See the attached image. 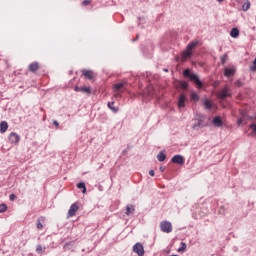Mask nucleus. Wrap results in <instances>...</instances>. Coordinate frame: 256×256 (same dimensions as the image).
I'll list each match as a JSON object with an SVG mask.
<instances>
[{
  "label": "nucleus",
  "instance_id": "16",
  "mask_svg": "<svg viewBox=\"0 0 256 256\" xmlns=\"http://www.w3.org/2000/svg\"><path fill=\"white\" fill-rule=\"evenodd\" d=\"M185 101H186L185 94H180V97L178 99V107L180 108L185 107Z\"/></svg>",
  "mask_w": 256,
  "mask_h": 256
},
{
  "label": "nucleus",
  "instance_id": "21",
  "mask_svg": "<svg viewBox=\"0 0 256 256\" xmlns=\"http://www.w3.org/2000/svg\"><path fill=\"white\" fill-rule=\"evenodd\" d=\"M230 36L233 39H237V37H239V28H232V30L230 31Z\"/></svg>",
  "mask_w": 256,
  "mask_h": 256
},
{
  "label": "nucleus",
  "instance_id": "47",
  "mask_svg": "<svg viewBox=\"0 0 256 256\" xmlns=\"http://www.w3.org/2000/svg\"><path fill=\"white\" fill-rule=\"evenodd\" d=\"M131 148L129 146H127V151H129Z\"/></svg>",
  "mask_w": 256,
  "mask_h": 256
},
{
  "label": "nucleus",
  "instance_id": "18",
  "mask_svg": "<svg viewBox=\"0 0 256 256\" xmlns=\"http://www.w3.org/2000/svg\"><path fill=\"white\" fill-rule=\"evenodd\" d=\"M125 85H127L125 82L114 84V91H121V89H125Z\"/></svg>",
  "mask_w": 256,
  "mask_h": 256
},
{
  "label": "nucleus",
  "instance_id": "2",
  "mask_svg": "<svg viewBox=\"0 0 256 256\" xmlns=\"http://www.w3.org/2000/svg\"><path fill=\"white\" fill-rule=\"evenodd\" d=\"M240 118L238 119V126L243 125V123H245V121H252L253 117H250L247 114V110H240L239 112Z\"/></svg>",
  "mask_w": 256,
  "mask_h": 256
},
{
  "label": "nucleus",
  "instance_id": "32",
  "mask_svg": "<svg viewBox=\"0 0 256 256\" xmlns=\"http://www.w3.org/2000/svg\"><path fill=\"white\" fill-rule=\"evenodd\" d=\"M250 129H252V135H256V124H251Z\"/></svg>",
  "mask_w": 256,
  "mask_h": 256
},
{
  "label": "nucleus",
  "instance_id": "4",
  "mask_svg": "<svg viewBox=\"0 0 256 256\" xmlns=\"http://www.w3.org/2000/svg\"><path fill=\"white\" fill-rule=\"evenodd\" d=\"M133 252L136 253L138 256H143L145 255V248H143V244L141 243H136L133 246Z\"/></svg>",
  "mask_w": 256,
  "mask_h": 256
},
{
  "label": "nucleus",
  "instance_id": "37",
  "mask_svg": "<svg viewBox=\"0 0 256 256\" xmlns=\"http://www.w3.org/2000/svg\"><path fill=\"white\" fill-rule=\"evenodd\" d=\"M149 175L151 177H155V170H149Z\"/></svg>",
  "mask_w": 256,
  "mask_h": 256
},
{
  "label": "nucleus",
  "instance_id": "24",
  "mask_svg": "<svg viewBox=\"0 0 256 256\" xmlns=\"http://www.w3.org/2000/svg\"><path fill=\"white\" fill-rule=\"evenodd\" d=\"M198 43H199L198 41H192V42H190V43L187 45L186 49L191 52V51H193V48H194V47H197V44H198Z\"/></svg>",
  "mask_w": 256,
  "mask_h": 256
},
{
  "label": "nucleus",
  "instance_id": "38",
  "mask_svg": "<svg viewBox=\"0 0 256 256\" xmlns=\"http://www.w3.org/2000/svg\"><path fill=\"white\" fill-rule=\"evenodd\" d=\"M17 196H15V194H10L9 199L10 201H13L14 199H16Z\"/></svg>",
  "mask_w": 256,
  "mask_h": 256
},
{
  "label": "nucleus",
  "instance_id": "34",
  "mask_svg": "<svg viewBox=\"0 0 256 256\" xmlns=\"http://www.w3.org/2000/svg\"><path fill=\"white\" fill-rule=\"evenodd\" d=\"M192 99H193V101H199V95H197L196 93H193Z\"/></svg>",
  "mask_w": 256,
  "mask_h": 256
},
{
  "label": "nucleus",
  "instance_id": "13",
  "mask_svg": "<svg viewBox=\"0 0 256 256\" xmlns=\"http://www.w3.org/2000/svg\"><path fill=\"white\" fill-rule=\"evenodd\" d=\"M212 123L216 127H222L223 126V120H221V117L215 116L212 120Z\"/></svg>",
  "mask_w": 256,
  "mask_h": 256
},
{
  "label": "nucleus",
  "instance_id": "6",
  "mask_svg": "<svg viewBox=\"0 0 256 256\" xmlns=\"http://www.w3.org/2000/svg\"><path fill=\"white\" fill-rule=\"evenodd\" d=\"M8 139H9L10 143H13L14 145H17V143H19V141H21V137L15 132H11L9 134Z\"/></svg>",
  "mask_w": 256,
  "mask_h": 256
},
{
  "label": "nucleus",
  "instance_id": "25",
  "mask_svg": "<svg viewBox=\"0 0 256 256\" xmlns=\"http://www.w3.org/2000/svg\"><path fill=\"white\" fill-rule=\"evenodd\" d=\"M77 188L82 189V193H87V187L85 186V182L78 183Z\"/></svg>",
  "mask_w": 256,
  "mask_h": 256
},
{
  "label": "nucleus",
  "instance_id": "39",
  "mask_svg": "<svg viewBox=\"0 0 256 256\" xmlns=\"http://www.w3.org/2000/svg\"><path fill=\"white\" fill-rule=\"evenodd\" d=\"M53 125H55V127H59V122L57 120H54Z\"/></svg>",
  "mask_w": 256,
  "mask_h": 256
},
{
  "label": "nucleus",
  "instance_id": "46",
  "mask_svg": "<svg viewBox=\"0 0 256 256\" xmlns=\"http://www.w3.org/2000/svg\"><path fill=\"white\" fill-rule=\"evenodd\" d=\"M176 61H179V56L176 57Z\"/></svg>",
  "mask_w": 256,
  "mask_h": 256
},
{
  "label": "nucleus",
  "instance_id": "27",
  "mask_svg": "<svg viewBox=\"0 0 256 256\" xmlns=\"http://www.w3.org/2000/svg\"><path fill=\"white\" fill-rule=\"evenodd\" d=\"M157 159L158 161L163 162L165 161V159H167V155H165V153L163 152H159V154L157 155Z\"/></svg>",
  "mask_w": 256,
  "mask_h": 256
},
{
  "label": "nucleus",
  "instance_id": "29",
  "mask_svg": "<svg viewBox=\"0 0 256 256\" xmlns=\"http://www.w3.org/2000/svg\"><path fill=\"white\" fill-rule=\"evenodd\" d=\"M7 211V204H0V213H5Z\"/></svg>",
  "mask_w": 256,
  "mask_h": 256
},
{
  "label": "nucleus",
  "instance_id": "14",
  "mask_svg": "<svg viewBox=\"0 0 256 256\" xmlns=\"http://www.w3.org/2000/svg\"><path fill=\"white\" fill-rule=\"evenodd\" d=\"M235 71V68H225L224 75L225 77H232V75H235Z\"/></svg>",
  "mask_w": 256,
  "mask_h": 256
},
{
  "label": "nucleus",
  "instance_id": "30",
  "mask_svg": "<svg viewBox=\"0 0 256 256\" xmlns=\"http://www.w3.org/2000/svg\"><path fill=\"white\" fill-rule=\"evenodd\" d=\"M36 253H38L39 255H41V253H43V246H41V244L37 245Z\"/></svg>",
  "mask_w": 256,
  "mask_h": 256
},
{
  "label": "nucleus",
  "instance_id": "20",
  "mask_svg": "<svg viewBox=\"0 0 256 256\" xmlns=\"http://www.w3.org/2000/svg\"><path fill=\"white\" fill-rule=\"evenodd\" d=\"M108 107L110 108V110L113 112V113H118L119 112V108L115 107V101H112V102H108Z\"/></svg>",
  "mask_w": 256,
  "mask_h": 256
},
{
  "label": "nucleus",
  "instance_id": "7",
  "mask_svg": "<svg viewBox=\"0 0 256 256\" xmlns=\"http://www.w3.org/2000/svg\"><path fill=\"white\" fill-rule=\"evenodd\" d=\"M202 127H205V124L203 122V119H195L194 123L192 124V129L194 131H198L199 129H201Z\"/></svg>",
  "mask_w": 256,
  "mask_h": 256
},
{
  "label": "nucleus",
  "instance_id": "33",
  "mask_svg": "<svg viewBox=\"0 0 256 256\" xmlns=\"http://www.w3.org/2000/svg\"><path fill=\"white\" fill-rule=\"evenodd\" d=\"M37 229H43V224L41 223V220H37V224H36Z\"/></svg>",
  "mask_w": 256,
  "mask_h": 256
},
{
  "label": "nucleus",
  "instance_id": "5",
  "mask_svg": "<svg viewBox=\"0 0 256 256\" xmlns=\"http://www.w3.org/2000/svg\"><path fill=\"white\" fill-rule=\"evenodd\" d=\"M219 99H227V97H231V89L229 87H224L220 93L218 94Z\"/></svg>",
  "mask_w": 256,
  "mask_h": 256
},
{
  "label": "nucleus",
  "instance_id": "45",
  "mask_svg": "<svg viewBox=\"0 0 256 256\" xmlns=\"http://www.w3.org/2000/svg\"><path fill=\"white\" fill-rule=\"evenodd\" d=\"M120 96V94H116V95H114V97H119Z\"/></svg>",
  "mask_w": 256,
  "mask_h": 256
},
{
  "label": "nucleus",
  "instance_id": "1",
  "mask_svg": "<svg viewBox=\"0 0 256 256\" xmlns=\"http://www.w3.org/2000/svg\"><path fill=\"white\" fill-rule=\"evenodd\" d=\"M183 77L189 79L196 85L198 89H203V82L199 79V76L193 72L191 69L187 68L183 71Z\"/></svg>",
  "mask_w": 256,
  "mask_h": 256
},
{
  "label": "nucleus",
  "instance_id": "9",
  "mask_svg": "<svg viewBox=\"0 0 256 256\" xmlns=\"http://www.w3.org/2000/svg\"><path fill=\"white\" fill-rule=\"evenodd\" d=\"M78 211H79V205H77V203L72 204L70 206V209L68 210V217H75Z\"/></svg>",
  "mask_w": 256,
  "mask_h": 256
},
{
  "label": "nucleus",
  "instance_id": "26",
  "mask_svg": "<svg viewBox=\"0 0 256 256\" xmlns=\"http://www.w3.org/2000/svg\"><path fill=\"white\" fill-rule=\"evenodd\" d=\"M249 9H251V2L246 1V2L242 5V11H249Z\"/></svg>",
  "mask_w": 256,
  "mask_h": 256
},
{
  "label": "nucleus",
  "instance_id": "43",
  "mask_svg": "<svg viewBox=\"0 0 256 256\" xmlns=\"http://www.w3.org/2000/svg\"><path fill=\"white\" fill-rule=\"evenodd\" d=\"M163 71H165V73H169V69L164 68Z\"/></svg>",
  "mask_w": 256,
  "mask_h": 256
},
{
  "label": "nucleus",
  "instance_id": "40",
  "mask_svg": "<svg viewBox=\"0 0 256 256\" xmlns=\"http://www.w3.org/2000/svg\"><path fill=\"white\" fill-rule=\"evenodd\" d=\"M159 170H160L161 173H164V172H165V167L161 166V167L159 168Z\"/></svg>",
  "mask_w": 256,
  "mask_h": 256
},
{
  "label": "nucleus",
  "instance_id": "19",
  "mask_svg": "<svg viewBox=\"0 0 256 256\" xmlns=\"http://www.w3.org/2000/svg\"><path fill=\"white\" fill-rule=\"evenodd\" d=\"M135 213V206L134 205H127L126 206V215H133Z\"/></svg>",
  "mask_w": 256,
  "mask_h": 256
},
{
  "label": "nucleus",
  "instance_id": "36",
  "mask_svg": "<svg viewBox=\"0 0 256 256\" xmlns=\"http://www.w3.org/2000/svg\"><path fill=\"white\" fill-rule=\"evenodd\" d=\"M90 4H91V1H90V0H84V1L82 2V5H85V6L90 5Z\"/></svg>",
  "mask_w": 256,
  "mask_h": 256
},
{
  "label": "nucleus",
  "instance_id": "15",
  "mask_svg": "<svg viewBox=\"0 0 256 256\" xmlns=\"http://www.w3.org/2000/svg\"><path fill=\"white\" fill-rule=\"evenodd\" d=\"M203 105H204V108L207 109L208 111H211L213 109V102L210 100L205 99L203 101Z\"/></svg>",
  "mask_w": 256,
  "mask_h": 256
},
{
  "label": "nucleus",
  "instance_id": "44",
  "mask_svg": "<svg viewBox=\"0 0 256 256\" xmlns=\"http://www.w3.org/2000/svg\"><path fill=\"white\" fill-rule=\"evenodd\" d=\"M216 1H218V3H223V1H225V0H216Z\"/></svg>",
  "mask_w": 256,
  "mask_h": 256
},
{
  "label": "nucleus",
  "instance_id": "10",
  "mask_svg": "<svg viewBox=\"0 0 256 256\" xmlns=\"http://www.w3.org/2000/svg\"><path fill=\"white\" fill-rule=\"evenodd\" d=\"M74 90H75L76 92L86 93V95H91V88H90V87H87V86H85V87L76 86V87L74 88Z\"/></svg>",
  "mask_w": 256,
  "mask_h": 256
},
{
  "label": "nucleus",
  "instance_id": "8",
  "mask_svg": "<svg viewBox=\"0 0 256 256\" xmlns=\"http://www.w3.org/2000/svg\"><path fill=\"white\" fill-rule=\"evenodd\" d=\"M172 163H175L176 165H185V158L181 155H175L171 159Z\"/></svg>",
  "mask_w": 256,
  "mask_h": 256
},
{
  "label": "nucleus",
  "instance_id": "35",
  "mask_svg": "<svg viewBox=\"0 0 256 256\" xmlns=\"http://www.w3.org/2000/svg\"><path fill=\"white\" fill-rule=\"evenodd\" d=\"M235 85H236V87H243V82H241V80H237L235 82Z\"/></svg>",
  "mask_w": 256,
  "mask_h": 256
},
{
  "label": "nucleus",
  "instance_id": "11",
  "mask_svg": "<svg viewBox=\"0 0 256 256\" xmlns=\"http://www.w3.org/2000/svg\"><path fill=\"white\" fill-rule=\"evenodd\" d=\"M82 75L85 77V79H89L90 81L95 79V73L91 70H82Z\"/></svg>",
  "mask_w": 256,
  "mask_h": 256
},
{
  "label": "nucleus",
  "instance_id": "23",
  "mask_svg": "<svg viewBox=\"0 0 256 256\" xmlns=\"http://www.w3.org/2000/svg\"><path fill=\"white\" fill-rule=\"evenodd\" d=\"M178 87H180V89H188L189 84L185 81V80H180L178 81Z\"/></svg>",
  "mask_w": 256,
  "mask_h": 256
},
{
  "label": "nucleus",
  "instance_id": "31",
  "mask_svg": "<svg viewBox=\"0 0 256 256\" xmlns=\"http://www.w3.org/2000/svg\"><path fill=\"white\" fill-rule=\"evenodd\" d=\"M227 59H229V56L227 54H224L222 57H221V63L222 65H225V62L227 61Z\"/></svg>",
  "mask_w": 256,
  "mask_h": 256
},
{
  "label": "nucleus",
  "instance_id": "3",
  "mask_svg": "<svg viewBox=\"0 0 256 256\" xmlns=\"http://www.w3.org/2000/svg\"><path fill=\"white\" fill-rule=\"evenodd\" d=\"M160 229L163 233H171L173 231V225L169 221H162L160 223Z\"/></svg>",
  "mask_w": 256,
  "mask_h": 256
},
{
  "label": "nucleus",
  "instance_id": "41",
  "mask_svg": "<svg viewBox=\"0 0 256 256\" xmlns=\"http://www.w3.org/2000/svg\"><path fill=\"white\" fill-rule=\"evenodd\" d=\"M127 151H128L127 149L123 150L122 155H127Z\"/></svg>",
  "mask_w": 256,
  "mask_h": 256
},
{
  "label": "nucleus",
  "instance_id": "17",
  "mask_svg": "<svg viewBox=\"0 0 256 256\" xmlns=\"http://www.w3.org/2000/svg\"><path fill=\"white\" fill-rule=\"evenodd\" d=\"M9 129V124H7V121H2L0 123V133H5Z\"/></svg>",
  "mask_w": 256,
  "mask_h": 256
},
{
  "label": "nucleus",
  "instance_id": "12",
  "mask_svg": "<svg viewBox=\"0 0 256 256\" xmlns=\"http://www.w3.org/2000/svg\"><path fill=\"white\" fill-rule=\"evenodd\" d=\"M28 70L30 73H36L39 70V63L33 62L28 66Z\"/></svg>",
  "mask_w": 256,
  "mask_h": 256
},
{
  "label": "nucleus",
  "instance_id": "42",
  "mask_svg": "<svg viewBox=\"0 0 256 256\" xmlns=\"http://www.w3.org/2000/svg\"><path fill=\"white\" fill-rule=\"evenodd\" d=\"M139 39V35L136 36V38L132 39L133 42L137 41Z\"/></svg>",
  "mask_w": 256,
  "mask_h": 256
},
{
  "label": "nucleus",
  "instance_id": "22",
  "mask_svg": "<svg viewBox=\"0 0 256 256\" xmlns=\"http://www.w3.org/2000/svg\"><path fill=\"white\" fill-rule=\"evenodd\" d=\"M192 53L190 50H184L182 52V61H185L186 59H189V57H191Z\"/></svg>",
  "mask_w": 256,
  "mask_h": 256
},
{
  "label": "nucleus",
  "instance_id": "28",
  "mask_svg": "<svg viewBox=\"0 0 256 256\" xmlns=\"http://www.w3.org/2000/svg\"><path fill=\"white\" fill-rule=\"evenodd\" d=\"M187 249V244L185 242H181V247L178 249V253H181Z\"/></svg>",
  "mask_w": 256,
  "mask_h": 256
}]
</instances>
